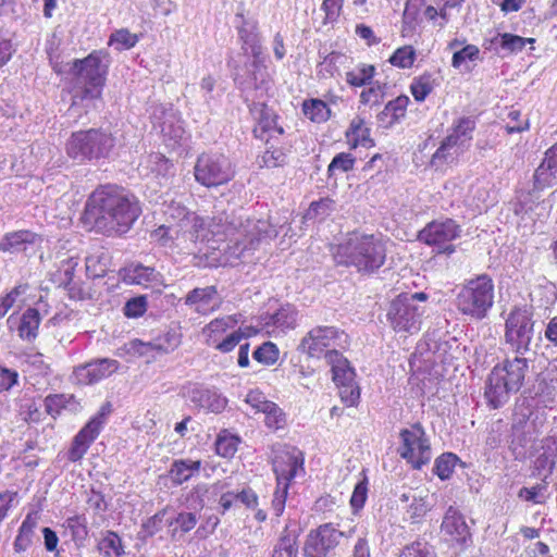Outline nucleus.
<instances>
[{
  "label": "nucleus",
  "instance_id": "f257e3e1",
  "mask_svg": "<svg viewBox=\"0 0 557 557\" xmlns=\"http://www.w3.org/2000/svg\"><path fill=\"white\" fill-rule=\"evenodd\" d=\"M504 338L515 357L496 364L487 376L484 396L494 409L504 406L522 387L529 372V359L524 355L532 350L535 338L532 307H515L509 312Z\"/></svg>",
  "mask_w": 557,
  "mask_h": 557
},
{
  "label": "nucleus",
  "instance_id": "f03ea898",
  "mask_svg": "<svg viewBox=\"0 0 557 557\" xmlns=\"http://www.w3.org/2000/svg\"><path fill=\"white\" fill-rule=\"evenodd\" d=\"M140 212L137 199L116 185L97 188L86 203V213L96 227L108 234H125Z\"/></svg>",
  "mask_w": 557,
  "mask_h": 557
},
{
  "label": "nucleus",
  "instance_id": "7ed1b4c3",
  "mask_svg": "<svg viewBox=\"0 0 557 557\" xmlns=\"http://www.w3.org/2000/svg\"><path fill=\"white\" fill-rule=\"evenodd\" d=\"M211 226L214 234H224V239L235 245L234 253L238 257L247 250H255L261 240L277 236V231L269 221L251 219L242 213L223 212L213 219Z\"/></svg>",
  "mask_w": 557,
  "mask_h": 557
},
{
  "label": "nucleus",
  "instance_id": "20e7f679",
  "mask_svg": "<svg viewBox=\"0 0 557 557\" xmlns=\"http://www.w3.org/2000/svg\"><path fill=\"white\" fill-rule=\"evenodd\" d=\"M106 58L103 51H92L84 59L74 60L70 65L69 73L73 77L72 106L100 98L108 71Z\"/></svg>",
  "mask_w": 557,
  "mask_h": 557
},
{
  "label": "nucleus",
  "instance_id": "39448f33",
  "mask_svg": "<svg viewBox=\"0 0 557 557\" xmlns=\"http://www.w3.org/2000/svg\"><path fill=\"white\" fill-rule=\"evenodd\" d=\"M337 263L354 267L358 272L372 273L386 259L385 243L374 235H354L339 245L335 255Z\"/></svg>",
  "mask_w": 557,
  "mask_h": 557
},
{
  "label": "nucleus",
  "instance_id": "423d86ee",
  "mask_svg": "<svg viewBox=\"0 0 557 557\" xmlns=\"http://www.w3.org/2000/svg\"><path fill=\"white\" fill-rule=\"evenodd\" d=\"M495 289L493 280L487 274L469 280L456 298L458 310L476 321L487 317L494 305Z\"/></svg>",
  "mask_w": 557,
  "mask_h": 557
},
{
  "label": "nucleus",
  "instance_id": "0eeeda50",
  "mask_svg": "<svg viewBox=\"0 0 557 557\" xmlns=\"http://www.w3.org/2000/svg\"><path fill=\"white\" fill-rule=\"evenodd\" d=\"M113 146L111 134L90 128L73 133L66 143V152L73 160L86 162L107 157Z\"/></svg>",
  "mask_w": 557,
  "mask_h": 557
},
{
  "label": "nucleus",
  "instance_id": "6e6552de",
  "mask_svg": "<svg viewBox=\"0 0 557 557\" xmlns=\"http://www.w3.org/2000/svg\"><path fill=\"white\" fill-rule=\"evenodd\" d=\"M234 174L230 159L222 153H202L194 166L196 182L208 188L228 183Z\"/></svg>",
  "mask_w": 557,
  "mask_h": 557
},
{
  "label": "nucleus",
  "instance_id": "1a4fd4ad",
  "mask_svg": "<svg viewBox=\"0 0 557 557\" xmlns=\"http://www.w3.org/2000/svg\"><path fill=\"white\" fill-rule=\"evenodd\" d=\"M401 445L398 453L413 469H421L432 458V449L425 431L420 423H416L400 432Z\"/></svg>",
  "mask_w": 557,
  "mask_h": 557
},
{
  "label": "nucleus",
  "instance_id": "9d476101",
  "mask_svg": "<svg viewBox=\"0 0 557 557\" xmlns=\"http://www.w3.org/2000/svg\"><path fill=\"white\" fill-rule=\"evenodd\" d=\"M347 341V335L335 326L319 325L311 329L301 339L298 350L311 358L325 357L329 350H337Z\"/></svg>",
  "mask_w": 557,
  "mask_h": 557
},
{
  "label": "nucleus",
  "instance_id": "9b49d317",
  "mask_svg": "<svg viewBox=\"0 0 557 557\" xmlns=\"http://www.w3.org/2000/svg\"><path fill=\"white\" fill-rule=\"evenodd\" d=\"M354 532V528L345 532L336 529L333 523L321 524L308 534L304 554L306 557H331L341 540L344 536L350 537Z\"/></svg>",
  "mask_w": 557,
  "mask_h": 557
},
{
  "label": "nucleus",
  "instance_id": "f8f14e48",
  "mask_svg": "<svg viewBox=\"0 0 557 557\" xmlns=\"http://www.w3.org/2000/svg\"><path fill=\"white\" fill-rule=\"evenodd\" d=\"M411 298L397 296L387 310V321L396 332L416 333L421 326L423 308L410 305Z\"/></svg>",
  "mask_w": 557,
  "mask_h": 557
},
{
  "label": "nucleus",
  "instance_id": "ddd939ff",
  "mask_svg": "<svg viewBox=\"0 0 557 557\" xmlns=\"http://www.w3.org/2000/svg\"><path fill=\"white\" fill-rule=\"evenodd\" d=\"M461 227L451 219L444 221H433L429 223L419 233V239L433 246L438 253H451L455 246L451 244L454 239L460 236Z\"/></svg>",
  "mask_w": 557,
  "mask_h": 557
},
{
  "label": "nucleus",
  "instance_id": "4468645a",
  "mask_svg": "<svg viewBox=\"0 0 557 557\" xmlns=\"http://www.w3.org/2000/svg\"><path fill=\"white\" fill-rule=\"evenodd\" d=\"M181 345V334L176 331H168L151 342L132 339L123 347L132 357L154 358L156 355L170 354Z\"/></svg>",
  "mask_w": 557,
  "mask_h": 557
},
{
  "label": "nucleus",
  "instance_id": "2eb2a0df",
  "mask_svg": "<svg viewBox=\"0 0 557 557\" xmlns=\"http://www.w3.org/2000/svg\"><path fill=\"white\" fill-rule=\"evenodd\" d=\"M273 471L277 483L289 484V482L304 471V455L293 446H278L274 450Z\"/></svg>",
  "mask_w": 557,
  "mask_h": 557
},
{
  "label": "nucleus",
  "instance_id": "dca6fc26",
  "mask_svg": "<svg viewBox=\"0 0 557 557\" xmlns=\"http://www.w3.org/2000/svg\"><path fill=\"white\" fill-rule=\"evenodd\" d=\"M176 209L178 210L177 218L181 221H186L185 228L182 231L184 235L188 234V238L191 242L196 243L198 240H210V235H212V237L219 236L221 237L219 240H224V234H214L212 232L213 227L211 225L215 216H213L210 222L207 223L203 218L198 216L195 212L188 211L185 207H176ZM219 215H216V218Z\"/></svg>",
  "mask_w": 557,
  "mask_h": 557
},
{
  "label": "nucleus",
  "instance_id": "f3484780",
  "mask_svg": "<svg viewBox=\"0 0 557 557\" xmlns=\"http://www.w3.org/2000/svg\"><path fill=\"white\" fill-rule=\"evenodd\" d=\"M119 369V362L114 359H97L75 369L74 374L82 384H95L110 376Z\"/></svg>",
  "mask_w": 557,
  "mask_h": 557
},
{
  "label": "nucleus",
  "instance_id": "a211bd4d",
  "mask_svg": "<svg viewBox=\"0 0 557 557\" xmlns=\"http://www.w3.org/2000/svg\"><path fill=\"white\" fill-rule=\"evenodd\" d=\"M186 306L194 309L198 314L206 315L218 310L221 299L215 286L197 287L188 292L184 298Z\"/></svg>",
  "mask_w": 557,
  "mask_h": 557
},
{
  "label": "nucleus",
  "instance_id": "6ab92c4d",
  "mask_svg": "<svg viewBox=\"0 0 557 557\" xmlns=\"http://www.w3.org/2000/svg\"><path fill=\"white\" fill-rule=\"evenodd\" d=\"M140 173L156 178L160 186H168L174 176V165L162 153L153 152L147 156L139 165Z\"/></svg>",
  "mask_w": 557,
  "mask_h": 557
},
{
  "label": "nucleus",
  "instance_id": "aec40b11",
  "mask_svg": "<svg viewBox=\"0 0 557 557\" xmlns=\"http://www.w3.org/2000/svg\"><path fill=\"white\" fill-rule=\"evenodd\" d=\"M253 110L258 113L257 125L253 128L255 136L269 144L270 139L284 134V128L277 123L278 116L265 104H256Z\"/></svg>",
  "mask_w": 557,
  "mask_h": 557
},
{
  "label": "nucleus",
  "instance_id": "412c9836",
  "mask_svg": "<svg viewBox=\"0 0 557 557\" xmlns=\"http://www.w3.org/2000/svg\"><path fill=\"white\" fill-rule=\"evenodd\" d=\"M441 529L444 535L449 536L451 541L457 543H466L471 536L463 515L453 506H449L446 510Z\"/></svg>",
  "mask_w": 557,
  "mask_h": 557
},
{
  "label": "nucleus",
  "instance_id": "4be33fe9",
  "mask_svg": "<svg viewBox=\"0 0 557 557\" xmlns=\"http://www.w3.org/2000/svg\"><path fill=\"white\" fill-rule=\"evenodd\" d=\"M557 465V438L547 436L541 441L537 456L534 460V471L537 476L547 479Z\"/></svg>",
  "mask_w": 557,
  "mask_h": 557
},
{
  "label": "nucleus",
  "instance_id": "5701e85b",
  "mask_svg": "<svg viewBox=\"0 0 557 557\" xmlns=\"http://www.w3.org/2000/svg\"><path fill=\"white\" fill-rule=\"evenodd\" d=\"M189 400L197 407L213 413L222 412L227 406V398L215 389L195 386L188 392Z\"/></svg>",
  "mask_w": 557,
  "mask_h": 557
},
{
  "label": "nucleus",
  "instance_id": "b1692460",
  "mask_svg": "<svg viewBox=\"0 0 557 557\" xmlns=\"http://www.w3.org/2000/svg\"><path fill=\"white\" fill-rule=\"evenodd\" d=\"M298 311L293 305H284L273 314L264 318L269 333L285 334L297 325Z\"/></svg>",
  "mask_w": 557,
  "mask_h": 557
},
{
  "label": "nucleus",
  "instance_id": "393cba45",
  "mask_svg": "<svg viewBox=\"0 0 557 557\" xmlns=\"http://www.w3.org/2000/svg\"><path fill=\"white\" fill-rule=\"evenodd\" d=\"M41 243L40 236L29 231L8 233L0 242V250L9 253L27 252Z\"/></svg>",
  "mask_w": 557,
  "mask_h": 557
},
{
  "label": "nucleus",
  "instance_id": "a878e982",
  "mask_svg": "<svg viewBox=\"0 0 557 557\" xmlns=\"http://www.w3.org/2000/svg\"><path fill=\"white\" fill-rule=\"evenodd\" d=\"M327 364L331 366L333 381L336 385L355 381V370L349 361L338 350H329L325 355Z\"/></svg>",
  "mask_w": 557,
  "mask_h": 557
},
{
  "label": "nucleus",
  "instance_id": "bb28decb",
  "mask_svg": "<svg viewBox=\"0 0 557 557\" xmlns=\"http://www.w3.org/2000/svg\"><path fill=\"white\" fill-rule=\"evenodd\" d=\"M237 323L238 319L235 314L224 315L212 320L202 329V335L206 337V344L214 348L221 341V336L227 330L235 327Z\"/></svg>",
  "mask_w": 557,
  "mask_h": 557
},
{
  "label": "nucleus",
  "instance_id": "cd10ccee",
  "mask_svg": "<svg viewBox=\"0 0 557 557\" xmlns=\"http://www.w3.org/2000/svg\"><path fill=\"white\" fill-rule=\"evenodd\" d=\"M475 128V121L470 116L458 119L451 126V132L446 136L453 139L455 144L467 149L472 139V133Z\"/></svg>",
  "mask_w": 557,
  "mask_h": 557
},
{
  "label": "nucleus",
  "instance_id": "c85d7f7f",
  "mask_svg": "<svg viewBox=\"0 0 557 557\" xmlns=\"http://www.w3.org/2000/svg\"><path fill=\"white\" fill-rule=\"evenodd\" d=\"M201 468L200 460L180 459L174 460L170 469V478L173 483L181 485L198 473Z\"/></svg>",
  "mask_w": 557,
  "mask_h": 557
},
{
  "label": "nucleus",
  "instance_id": "c756f323",
  "mask_svg": "<svg viewBox=\"0 0 557 557\" xmlns=\"http://www.w3.org/2000/svg\"><path fill=\"white\" fill-rule=\"evenodd\" d=\"M40 313L35 308L26 309L17 326V334L23 341L32 342L37 337L38 329L40 325Z\"/></svg>",
  "mask_w": 557,
  "mask_h": 557
},
{
  "label": "nucleus",
  "instance_id": "7c9ffc66",
  "mask_svg": "<svg viewBox=\"0 0 557 557\" xmlns=\"http://www.w3.org/2000/svg\"><path fill=\"white\" fill-rule=\"evenodd\" d=\"M557 186V168L543 159L533 175V190L542 191Z\"/></svg>",
  "mask_w": 557,
  "mask_h": 557
},
{
  "label": "nucleus",
  "instance_id": "2f4dec72",
  "mask_svg": "<svg viewBox=\"0 0 557 557\" xmlns=\"http://www.w3.org/2000/svg\"><path fill=\"white\" fill-rule=\"evenodd\" d=\"M534 42L533 38H524L518 35L498 33L495 37L490 40V46L486 49H491L493 46L499 47L502 50L509 53H518L522 51L525 45Z\"/></svg>",
  "mask_w": 557,
  "mask_h": 557
},
{
  "label": "nucleus",
  "instance_id": "473e14b6",
  "mask_svg": "<svg viewBox=\"0 0 557 557\" xmlns=\"http://www.w3.org/2000/svg\"><path fill=\"white\" fill-rule=\"evenodd\" d=\"M346 137L351 148L358 146L369 148L374 146V141L370 137V128L364 125V121L360 117H355L351 121L346 132Z\"/></svg>",
  "mask_w": 557,
  "mask_h": 557
},
{
  "label": "nucleus",
  "instance_id": "72a5a7b5",
  "mask_svg": "<svg viewBox=\"0 0 557 557\" xmlns=\"http://www.w3.org/2000/svg\"><path fill=\"white\" fill-rule=\"evenodd\" d=\"M451 140L453 139L447 137L444 138L441 146L432 156V165L441 166L445 163H451L466 150Z\"/></svg>",
  "mask_w": 557,
  "mask_h": 557
},
{
  "label": "nucleus",
  "instance_id": "f704fd0d",
  "mask_svg": "<svg viewBox=\"0 0 557 557\" xmlns=\"http://www.w3.org/2000/svg\"><path fill=\"white\" fill-rule=\"evenodd\" d=\"M297 537L298 535L289 532L286 527L274 545L271 557H298Z\"/></svg>",
  "mask_w": 557,
  "mask_h": 557
},
{
  "label": "nucleus",
  "instance_id": "c9c22d12",
  "mask_svg": "<svg viewBox=\"0 0 557 557\" xmlns=\"http://www.w3.org/2000/svg\"><path fill=\"white\" fill-rule=\"evenodd\" d=\"M98 549L103 557H123L124 548L121 537L113 531H106L98 543Z\"/></svg>",
  "mask_w": 557,
  "mask_h": 557
},
{
  "label": "nucleus",
  "instance_id": "e433bc0d",
  "mask_svg": "<svg viewBox=\"0 0 557 557\" xmlns=\"http://www.w3.org/2000/svg\"><path fill=\"white\" fill-rule=\"evenodd\" d=\"M156 277L153 268L143 264H132L125 269L124 281L131 284L146 285Z\"/></svg>",
  "mask_w": 557,
  "mask_h": 557
},
{
  "label": "nucleus",
  "instance_id": "4c0bfd02",
  "mask_svg": "<svg viewBox=\"0 0 557 557\" xmlns=\"http://www.w3.org/2000/svg\"><path fill=\"white\" fill-rule=\"evenodd\" d=\"M410 100L407 96H399L394 100H391L381 112L380 117L384 120L388 119V124H394L404 117L406 114L407 107Z\"/></svg>",
  "mask_w": 557,
  "mask_h": 557
},
{
  "label": "nucleus",
  "instance_id": "58836bf2",
  "mask_svg": "<svg viewBox=\"0 0 557 557\" xmlns=\"http://www.w3.org/2000/svg\"><path fill=\"white\" fill-rule=\"evenodd\" d=\"M302 112L308 119L315 123L325 122L331 114V110L327 104L320 99H310L304 101Z\"/></svg>",
  "mask_w": 557,
  "mask_h": 557
},
{
  "label": "nucleus",
  "instance_id": "ea45409f",
  "mask_svg": "<svg viewBox=\"0 0 557 557\" xmlns=\"http://www.w3.org/2000/svg\"><path fill=\"white\" fill-rule=\"evenodd\" d=\"M437 86L432 74H423L413 79L410 86L411 94L417 101H423Z\"/></svg>",
  "mask_w": 557,
  "mask_h": 557
},
{
  "label": "nucleus",
  "instance_id": "a19ab883",
  "mask_svg": "<svg viewBox=\"0 0 557 557\" xmlns=\"http://www.w3.org/2000/svg\"><path fill=\"white\" fill-rule=\"evenodd\" d=\"M86 273L89 277H102L107 272V258L106 253L101 250H98L94 253H90L86 257Z\"/></svg>",
  "mask_w": 557,
  "mask_h": 557
},
{
  "label": "nucleus",
  "instance_id": "79ce46f5",
  "mask_svg": "<svg viewBox=\"0 0 557 557\" xmlns=\"http://www.w3.org/2000/svg\"><path fill=\"white\" fill-rule=\"evenodd\" d=\"M428 498L429 495L426 492H413L412 500L407 508V513L411 520L422 518L431 509V504L429 503Z\"/></svg>",
  "mask_w": 557,
  "mask_h": 557
},
{
  "label": "nucleus",
  "instance_id": "37998d69",
  "mask_svg": "<svg viewBox=\"0 0 557 557\" xmlns=\"http://www.w3.org/2000/svg\"><path fill=\"white\" fill-rule=\"evenodd\" d=\"M374 73L375 67L373 65L361 64L346 73V82L351 86L361 87L370 84Z\"/></svg>",
  "mask_w": 557,
  "mask_h": 557
},
{
  "label": "nucleus",
  "instance_id": "c03bdc74",
  "mask_svg": "<svg viewBox=\"0 0 557 557\" xmlns=\"http://www.w3.org/2000/svg\"><path fill=\"white\" fill-rule=\"evenodd\" d=\"M65 527L70 530L72 539L77 544H83L87 539V519L85 516L76 515L65 520Z\"/></svg>",
  "mask_w": 557,
  "mask_h": 557
},
{
  "label": "nucleus",
  "instance_id": "a18cd8bd",
  "mask_svg": "<svg viewBox=\"0 0 557 557\" xmlns=\"http://www.w3.org/2000/svg\"><path fill=\"white\" fill-rule=\"evenodd\" d=\"M278 356L280 350L272 342L263 343L252 352V358L263 366H273L278 360Z\"/></svg>",
  "mask_w": 557,
  "mask_h": 557
},
{
  "label": "nucleus",
  "instance_id": "49530a36",
  "mask_svg": "<svg viewBox=\"0 0 557 557\" xmlns=\"http://www.w3.org/2000/svg\"><path fill=\"white\" fill-rule=\"evenodd\" d=\"M459 458L453 453H445L435 459L434 473L441 480H447L454 472Z\"/></svg>",
  "mask_w": 557,
  "mask_h": 557
},
{
  "label": "nucleus",
  "instance_id": "de8ad7c7",
  "mask_svg": "<svg viewBox=\"0 0 557 557\" xmlns=\"http://www.w3.org/2000/svg\"><path fill=\"white\" fill-rule=\"evenodd\" d=\"M239 438L226 432L220 434L215 441V451L224 458H232L238 447Z\"/></svg>",
  "mask_w": 557,
  "mask_h": 557
},
{
  "label": "nucleus",
  "instance_id": "09e8293b",
  "mask_svg": "<svg viewBox=\"0 0 557 557\" xmlns=\"http://www.w3.org/2000/svg\"><path fill=\"white\" fill-rule=\"evenodd\" d=\"M165 522L171 527L175 524L176 527L172 530V536L174 537L176 535V532L180 530L183 533H187L190 530H193L197 522L198 517L195 512H180L175 518L173 519H166Z\"/></svg>",
  "mask_w": 557,
  "mask_h": 557
},
{
  "label": "nucleus",
  "instance_id": "8fccbe9b",
  "mask_svg": "<svg viewBox=\"0 0 557 557\" xmlns=\"http://www.w3.org/2000/svg\"><path fill=\"white\" fill-rule=\"evenodd\" d=\"M287 163V153L282 148H276L274 146L269 147L263 154L260 157L259 164L260 166L265 168H277L283 166Z\"/></svg>",
  "mask_w": 557,
  "mask_h": 557
},
{
  "label": "nucleus",
  "instance_id": "3c124183",
  "mask_svg": "<svg viewBox=\"0 0 557 557\" xmlns=\"http://www.w3.org/2000/svg\"><path fill=\"white\" fill-rule=\"evenodd\" d=\"M165 516L166 510H161L147 519L141 524V530L138 533V537L143 541H146L147 537L153 536L156 533H158L162 529Z\"/></svg>",
  "mask_w": 557,
  "mask_h": 557
},
{
  "label": "nucleus",
  "instance_id": "603ef678",
  "mask_svg": "<svg viewBox=\"0 0 557 557\" xmlns=\"http://www.w3.org/2000/svg\"><path fill=\"white\" fill-rule=\"evenodd\" d=\"M416 60V51L411 46H404L398 48L389 58V62L394 66L400 69L410 67Z\"/></svg>",
  "mask_w": 557,
  "mask_h": 557
},
{
  "label": "nucleus",
  "instance_id": "864d4df0",
  "mask_svg": "<svg viewBox=\"0 0 557 557\" xmlns=\"http://www.w3.org/2000/svg\"><path fill=\"white\" fill-rule=\"evenodd\" d=\"M267 406V410L262 412L264 413L265 425L273 431L282 429L285 424V416L281 408L274 403Z\"/></svg>",
  "mask_w": 557,
  "mask_h": 557
},
{
  "label": "nucleus",
  "instance_id": "5fc2aeb1",
  "mask_svg": "<svg viewBox=\"0 0 557 557\" xmlns=\"http://www.w3.org/2000/svg\"><path fill=\"white\" fill-rule=\"evenodd\" d=\"M355 158L350 153L341 152L336 154L327 166L330 176L335 175L337 171L345 173L352 170Z\"/></svg>",
  "mask_w": 557,
  "mask_h": 557
},
{
  "label": "nucleus",
  "instance_id": "6e6d98bb",
  "mask_svg": "<svg viewBox=\"0 0 557 557\" xmlns=\"http://www.w3.org/2000/svg\"><path fill=\"white\" fill-rule=\"evenodd\" d=\"M333 201L330 199H321L310 205L309 209L304 215L306 221H314L317 219H324L332 210Z\"/></svg>",
  "mask_w": 557,
  "mask_h": 557
},
{
  "label": "nucleus",
  "instance_id": "4d7b16f0",
  "mask_svg": "<svg viewBox=\"0 0 557 557\" xmlns=\"http://www.w3.org/2000/svg\"><path fill=\"white\" fill-rule=\"evenodd\" d=\"M102 414H98L90 419L89 422L76 434V436L91 444L97 438L102 429Z\"/></svg>",
  "mask_w": 557,
  "mask_h": 557
},
{
  "label": "nucleus",
  "instance_id": "13d9d810",
  "mask_svg": "<svg viewBox=\"0 0 557 557\" xmlns=\"http://www.w3.org/2000/svg\"><path fill=\"white\" fill-rule=\"evenodd\" d=\"M248 337H250V333H245L242 331V329H238L237 331L228 334L225 338L221 339L214 348L223 354H226L232 351L237 345H242V339Z\"/></svg>",
  "mask_w": 557,
  "mask_h": 557
},
{
  "label": "nucleus",
  "instance_id": "bf43d9fd",
  "mask_svg": "<svg viewBox=\"0 0 557 557\" xmlns=\"http://www.w3.org/2000/svg\"><path fill=\"white\" fill-rule=\"evenodd\" d=\"M339 389V397L346 406H354L360 397V389L356 381L336 385Z\"/></svg>",
  "mask_w": 557,
  "mask_h": 557
},
{
  "label": "nucleus",
  "instance_id": "052dcab7",
  "mask_svg": "<svg viewBox=\"0 0 557 557\" xmlns=\"http://www.w3.org/2000/svg\"><path fill=\"white\" fill-rule=\"evenodd\" d=\"M399 557H436V555L426 543L413 542L404 547Z\"/></svg>",
  "mask_w": 557,
  "mask_h": 557
},
{
  "label": "nucleus",
  "instance_id": "680f3d73",
  "mask_svg": "<svg viewBox=\"0 0 557 557\" xmlns=\"http://www.w3.org/2000/svg\"><path fill=\"white\" fill-rule=\"evenodd\" d=\"M147 310V299L145 296H138L126 301L124 306V314L127 318H139Z\"/></svg>",
  "mask_w": 557,
  "mask_h": 557
},
{
  "label": "nucleus",
  "instance_id": "e2e57ef3",
  "mask_svg": "<svg viewBox=\"0 0 557 557\" xmlns=\"http://www.w3.org/2000/svg\"><path fill=\"white\" fill-rule=\"evenodd\" d=\"M479 48L474 45H468L459 51H456L453 55L451 65L455 69L461 67V65L467 61H473L479 57Z\"/></svg>",
  "mask_w": 557,
  "mask_h": 557
},
{
  "label": "nucleus",
  "instance_id": "0e129e2a",
  "mask_svg": "<svg viewBox=\"0 0 557 557\" xmlns=\"http://www.w3.org/2000/svg\"><path fill=\"white\" fill-rule=\"evenodd\" d=\"M137 36L131 34L127 29H120L113 33L110 37V42L120 45V49H129L134 47L137 44Z\"/></svg>",
  "mask_w": 557,
  "mask_h": 557
},
{
  "label": "nucleus",
  "instance_id": "69168bd1",
  "mask_svg": "<svg viewBox=\"0 0 557 557\" xmlns=\"http://www.w3.org/2000/svg\"><path fill=\"white\" fill-rule=\"evenodd\" d=\"M288 485L289 484H285V483L280 485L277 483V487L273 494L272 509L276 517H280L285 509V503H286L287 493H288Z\"/></svg>",
  "mask_w": 557,
  "mask_h": 557
},
{
  "label": "nucleus",
  "instance_id": "338daca9",
  "mask_svg": "<svg viewBox=\"0 0 557 557\" xmlns=\"http://www.w3.org/2000/svg\"><path fill=\"white\" fill-rule=\"evenodd\" d=\"M27 289L26 285H20L14 287L3 298L0 299V318L4 317L7 312L13 307L17 297L24 294Z\"/></svg>",
  "mask_w": 557,
  "mask_h": 557
},
{
  "label": "nucleus",
  "instance_id": "774afa93",
  "mask_svg": "<svg viewBox=\"0 0 557 557\" xmlns=\"http://www.w3.org/2000/svg\"><path fill=\"white\" fill-rule=\"evenodd\" d=\"M368 496V487H367V481H360L355 485L351 498H350V505L354 508V510H359L364 506V503L367 500Z\"/></svg>",
  "mask_w": 557,
  "mask_h": 557
}]
</instances>
